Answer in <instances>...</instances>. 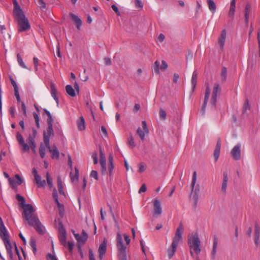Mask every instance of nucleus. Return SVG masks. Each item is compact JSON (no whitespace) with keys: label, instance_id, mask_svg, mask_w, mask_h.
<instances>
[{"label":"nucleus","instance_id":"9","mask_svg":"<svg viewBox=\"0 0 260 260\" xmlns=\"http://www.w3.org/2000/svg\"><path fill=\"white\" fill-rule=\"evenodd\" d=\"M221 89L219 86V84L217 83L214 84V86L213 87L212 94L211 96V99L210 100L211 104L214 106L216 107V103L217 102V93L220 92Z\"/></svg>","mask_w":260,"mask_h":260},{"label":"nucleus","instance_id":"33","mask_svg":"<svg viewBox=\"0 0 260 260\" xmlns=\"http://www.w3.org/2000/svg\"><path fill=\"white\" fill-rule=\"evenodd\" d=\"M210 94V87H209V85L207 84L206 86V91H205V97H204V103L207 104Z\"/></svg>","mask_w":260,"mask_h":260},{"label":"nucleus","instance_id":"44","mask_svg":"<svg viewBox=\"0 0 260 260\" xmlns=\"http://www.w3.org/2000/svg\"><path fill=\"white\" fill-rule=\"evenodd\" d=\"M9 182L10 185L13 188H15L17 185V183L15 179H12L11 178H9Z\"/></svg>","mask_w":260,"mask_h":260},{"label":"nucleus","instance_id":"40","mask_svg":"<svg viewBox=\"0 0 260 260\" xmlns=\"http://www.w3.org/2000/svg\"><path fill=\"white\" fill-rule=\"evenodd\" d=\"M45 146L44 145L41 144L39 148V153L42 158H43L45 157Z\"/></svg>","mask_w":260,"mask_h":260},{"label":"nucleus","instance_id":"11","mask_svg":"<svg viewBox=\"0 0 260 260\" xmlns=\"http://www.w3.org/2000/svg\"><path fill=\"white\" fill-rule=\"evenodd\" d=\"M58 238L61 244L64 246H66V232L61 224H60V226L59 228Z\"/></svg>","mask_w":260,"mask_h":260},{"label":"nucleus","instance_id":"16","mask_svg":"<svg viewBox=\"0 0 260 260\" xmlns=\"http://www.w3.org/2000/svg\"><path fill=\"white\" fill-rule=\"evenodd\" d=\"M226 32L225 29L222 30L221 35L218 38V44L220 45V48L223 50L226 39Z\"/></svg>","mask_w":260,"mask_h":260},{"label":"nucleus","instance_id":"6","mask_svg":"<svg viewBox=\"0 0 260 260\" xmlns=\"http://www.w3.org/2000/svg\"><path fill=\"white\" fill-rule=\"evenodd\" d=\"M116 246L118 251L117 256L119 260H127L126 247L123 245L122 237L119 233H118L117 235Z\"/></svg>","mask_w":260,"mask_h":260},{"label":"nucleus","instance_id":"21","mask_svg":"<svg viewBox=\"0 0 260 260\" xmlns=\"http://www.w3.org/2000/svg\"><path fill=\"white\" fill-rule=\"evenodd\" d=\"M70 16L72 18V19L74 21V22L76 23L77 28L78 29H80V27L82 25V21L76 15L73 13L70 14Z\"/></svg>","mask_w":260,"mask_h":260},{"label":"nucleus","instance_id":"24","mask_svg":"<svg viewBox=\"0 0 260 260\" xmlns=\"http://www.w3.org/2000/svg\"><path fill=\"white\" fill-rule=\"evenodd\" d=\"M51 94L52 97L56 101L57 105H58V99L57 97V90L55 86L53 84H51Z\"/></svg>","mask_w":260,"mask_h":260},{"label":"nucleus","instance_id":"23","mask_svg":"<svg viewBox=\"0 0 260 260\" xmlns=\"http://www.w3.org/2000/svg\"><path fill=\"white\" fill-rule=\"evenodd\" d=\"M35 181L38 187L39 188L44 187L46 185V181L45 180H42L40 175L36 176V177L35 178Z\"/></svg>","mask_w":260,"mask_h":260},{"label":"nucleus","instance_id":"38","mask_svg":"<svg viewBox=\"0 0 260 260\" xmlns=\"http://www.w3.org/2000/svg\"><path fill=\"white\" fill-rule=\"evenodd\" d=\"M44 144H45L46 148H47V149H50V144H49L50 136H46V134L45 133H44Z\"/></svg>","mask_w":260,"mask_h":260},{"label":"nucleus","instance_id":"52","mask_svg":"<svg viewBox=\"0 0 260 260\" xmlns=\"http://www.w3.org/2000/svg\"><path fill=\"white\" fill-rule=\"evenodd\" d=\"M9 112H10V113L12 117L15 118V112H16L15 107H11L9 109Z\"/></svg>","mask_w":260,"mask_h":260},{"label":"nucleus","instance_id":"27","mask_svg":"<svg viewBox=\"0 0 260 260\" xmlns=\"http://www.w3.org/2000/svg\"><path fill=\"white\" fill-rule=\"evenodd\" d=\"M198 74L196 71H194L191 77V84L192 86V92L194 91L197 83Z\"/></svg>","mask_w":260,"mask_h":260},{"label":"nucleus","instance_id":"20","mask_svg":"<svg viewBox=\"0 0 260 260\" xmlns=\"http://www.w3.org/2000/svg\"><path fill=\"white\" fill-rule=\"evenodd\" d=\"M100 164L101 166V173L103 175H105L107 172L106 160L105 156L100 157Z\"/></svg>","mask_w":260,"mask_h":260},{"label":"nucleus","instance_id":"18","mask_svg":"<svg viewBox=\"0 0 260 260\" xmlns=\"http://www.w3.org/2000/svg\"><path fill=\"white\" fill-rule=\"evenodd\" d=\"M32 133L30 134L27 139V142L29 145L35 144V139L37 136V132L35 128L32 129Z\"/></svg>","mask_w":260,"mask_h":260},{"label":"nucleus","instance_id":"55","mask_svg":"<svg viewBox=\"0 0 260 260\" xmlns=\"http://www.w3.org/2000/svg\"><path fill=\"white\" fill-rule=\"evenodd\" d=\"M146 190L147 187L145 184H143L139 190V193L145 192Z\"/></svg>","mask_w":260,"mask_h":260},{"label":"nucleus","instance_id":"48","mask_svg":"<svg viewBox=\"0 0 260 260\" xmlns=\"http://www.w3.org/2000/svg\"><path fill=\"white\" fill-rule=\"evenodd\" d=\"M79 178V171L77 168H75V174L74 176H71V180L72 181H74L76 180H78Z\"/></svg>","mask_w":260,"mask_h":260},{"label":"nucleus","instance_id":"29","mask_svg":"<svg viewBox=\"0 0 260 260\" xmlns=\"http://www.w3.org/2000/svg\"><path fill=\"white\" fill-rule=\"evenodd\" d=\"M66 90L67 93L72 97H74L76 95L75 89L70 85H68L66 86Z\"/></svg>","mask_w":260,"mask_h":260},{"label":"nucleus","instance_id":"36","mask_svg":"<svg viewBox=\"0 0 260 260\" xmlns=\"http://www.w3.org/2000/svg\"><path fill=\"white\" fill-rule=\"evenodd\" d=\"M250 109V106L249 104V101L248 99H246L245 103L244 104L242 110V113L244 114L246 112L247 110H249Z\"/></svg>","mask_w":260,"mask_h":260},{"label":"nucleus","instance_id":"50","mask_svg":"<svg viewBox=\"0 0 260 260\" xmlns=\"http://www.w3.org/2000/svg\"><path fill=\"white\" fill-rule=\"evenodd\" d=\"M75 236H76V239L79 241H85L86 240L87 238V235L84 232H83V236L81 238H79V236H77V235H75Z\"/></svg>","mask_w":260,"mask_h":260},{"label":"nucleus","instance_id":"45","mask_svg":"<svg viewBox=\"0 0 260 260\" xmlns=\"http://www.w3.org/2000/svg\"><path fill=\"white\" fill-rule=\"evenodd\" d=\"M16 199L19 202H20L21 203V204L22 205H24V207L26 205H24L25 200L23 197H22L20 194H17Z\"/></svg>","mask_w":260,"mask_h":260},{"label":"nucleus","instance_id":"17","mask_svg":"<svg viewBox=\"0 0 260 260\" xmlns=\"http://www.w3.org/2000/svg\"><path fill=\"white\" fill-rule=\"evenodd\" d=\"M48 149L51 154V157L52 158H59V152L55 145H53L52 147H50V149Z\"/></svg>","mask_w":260,"mask_h":260},{"label":"nucleus","instance_id":"7","mask_svg":"<svg viewBox=\"0 0 260 260\" xmlns=\"http://www.w3.org/2000/svg\"><path fill=\"white\" fill-rule=\"evenodd\" d=\"M188 245L190 249H193L197 254H199L201 251V241L197 234L188 238Z\"/></svg>","mask_w":260,"mask_h":260},{"label":"nucleus","instance_id":"30","mask_svg":"<svg viewBox=\"0 0 260 260\" xmlns=\"http://www.w3.org/2000/svg\"><path fill=\"white\" fill-rule=\"evenodd\" d=\"M227 77V69L225 67H222L221 69L220 78L222 82H225Z\"/></svg>","mask_w":260,"mask_h":260},{"label":"nucleus","instance_id":"39","mask_svg":"<svg viewBox=\"0 0 260 260\" xmlns=\"http://www.w3.org/2000/svg\"><path fill=\"white\" fill-rule=\"evenodd\" d=\"M17 57L19 64L24 69H28L26 66L25 65V63L23 62L21 56L19 54H17Z\"/></svg>","mask_w":260,"mask_h":260},{"label":"nucleus","instance_id":"32","mask_svg":"<svg viewBox=\"0 0 260 260\" xmlns=\"http://www.w3.org/2000/svg\"><path fill=\"white\" fill-rule=\"evenodd\" d=\"M207 3L209 6V10L212 12H215L216 7L215 3L213 0H207Z\"/></svg>","mask_w":260,"mask_h":260},{"label":"nucleus","instance_id":"61","mask_svg":"<svg viewBox=\"0 0 260 260\" xmlns=\"http://www.w3.org/2000/svg\"><path fill=\"white\" fill-rule=\"evenodd\" d=\"M74 243L72 241H69L68 242V246L70 252H72L74 247Z\"/></svg>","mask_w":260,"mask_h":260},{"label":"nucleus","instance_id":"15","mask_svg":"<svg viewBox=\"0 0 260 260\" xmlns=\"http://www.w3.org/2000/svg\"><path fill=\"white\" fill-rule=\"evenodd\" d=\"M107 248V240L104 239L103 243H102L99 246V258L101 260L102 259L104 254L105 253L106 251Z\"/></svg>","mask_w":260,"mask_h":260},{"label":"nucleus","instance_id":"14","mask_svg":"<svg viewBox=\"0 0 260 260\" xmlns=\"http://www.w3.org/2000/svg\"><path fill=\"white\" fill-rule=\"evenodd\" d=\"M260 235V227L256 223L254 227V241L256 247L259 245V238Z\"/></svg>","mask_w":260,"mask_h":260},{"label":"nucleus","instance_id":"28","mask_svg":"<svg viewBox=\"0 0 260 260\" xmlns=\"http://www.w3.org/2000/svg\"><path fill=\"white\" fill-rule=\"evenodd\" d=\"M218 241L217 238L214 236V241H213V249L211 252V256L213 259H214L215 257V255L216 253V249L217 247Z\"/></svg>","mask_w":260,"mask_h":260},{"label":"nucleus","instance_id":"54","mask_svg":"<svg viewBox=\"0 0 260 260\" xmlns=\"http://www.w3.org/2000/svg\"><path fill=\"white\" fill-rule=\"evenodd\" d=\"M104 60L105 65L110 66L112 64V61L110 58L106 57L104 58Z\"/></svg>","mask_w":260,"mask_h":260},{"label":"nucleus","instance_id":"10","mask_svg":"<svg viewBox=\"0 0 260 260\" xmlns=\"http://www.w3.org/2000/svg\"><path fill=\"white\" fill-rule=\"evenodd\" d=\"M17 140L18 141L20 145L22 147V151L23 152H29V147L27 143L24 142L23 138L20 133L18 132L16 135Z\"/></svg>","mask_w":260,"mask_h":260},{"label":"nucleus","instance_id":"4","mask_svg":"<svg viewBox=\"0 0 260 260\" xmlns=\"http://www.w3.org/2000/svg\"><path fill=\"white\" fill-rule=\"evenodd\" d=\"M0 237L2 239L6 247L7 253L11 258L13 257L12 245L9 239L8 232L0 217Z\"/></svg>","mask_w":260,"mask_h":260},{"label":"nucleus","instance_id":"25","mask_svg":"<svg viewBox=\"0 0 260 260\" xmlns=\"http://www.w3.org/2000/svg\"><path fill=\"white\" fill-rule=\"evenodd\" d=\"M78 129L80 131L84 130L85 128V121L83 117H81L77 122Z\"/></svg>","mask_w":260,"mask_h":260},{"label":"nucleus","instance_id":"59","mask_svg":"<svg viewBox=\"0 0 260 260\" xmlns=\"http://www.w3.org/2000/svg\"><path fill=\"white\" fill-rule=\"evenodd\" d=\"M18 185H20L22 183V180L18 175H15V179Z\"/></svg>","mask_w":260,"mask_h":260},{"label":"nucleus","instance_id":"51","mask_svg":"<svg viewBox=\"0 0 260 260\" xmlns=\"http://www.w3.org/2000/svg\"><path fill=\"white\" fill-rule=\"evenodd\" d=\"M38 5L41 9L46 8V4L43 0H38Z\"/></svg>","mask_w":260,"mask_h":260},{"label":"nucleus","instance_id":"56","mask_svg":"<svg viewBox=\"0 0 260 260\" xmlns=\"http://www.w3.org/2000/svg\"><path fill=\"white\" fill-rule=\"evenodd\" d=\"M10 81H11V83L12 85H13V86L14 87V91L18 90V87L17 86V85L16 83L15 82V81L13 80V79L11 78Z\"/></svg>","mask_w":260,"mask_h":260},{"label":"nucleus","instance_id":"35","mask_svg":"<svg viewBox=\"0 0 260 260\" xmlns=\"http://www.w3.org/2000/svg\"><path fill=\"white\" fill-rule=\"evenodd\" d=\"M127 145L131 148H133L136 146V144H135L134 138L131 135L129 136V138H128Z\"/></svg>","mask_w":260,"mask_h":260},{"label":"nucleus","instance_id":"5","mask_svg":"<svg viewBox=\"0 0 260 260\" xmlns=\"http://www.w3.org/2000/svg\"><path fill=\"white\" fill-rule=\"evenodd\" d=\"M197 180V173L194 171L192 175V181L191 183V193L193 192V207L196 208L199 198V193L200 192V187L199 184H197L195 186Z\"/></svg>","mask_w":260,"mask_h":260},{"label":"nucleus","instance_id":"41","mask_svg":"<svg viewBox=\"0 0 260 260\" xmlns=\"http://www.w3.org/2000/svg\"><path fill=\"white\" fill-rule=\"evenodd\" d=\"M159 65H160L159 62L158 61L156 60L153 66V71L156 74H159Z\"/></svg>","mask_w":260,"mask_h":260},{"label":"nucleus","instance_id":"46","mask_svg":"<svg viewBox=\"0 0 260 260\" xmlns=\"http://www.w3.org/2000/svg\"><path fill=\"white\" fill-rule=\"evenodd\" d=\"M220 150L215 149L213 155L215 161H216L218 160L220 155Z\"/></svg>","mask_w":260,"mask_h":260},{"label":"nucleus","instance_id":"34","mask_svg":"<svg viewBox=\"0 0 260 260\" xmlns=\"http://www.w3.org/2000/svg\"><path fill=\"white\" fill-rule=\"evenodd\" d=\"M46 180L49 188L51 189L53 188V179L49 173H46Z\"/></svg>","mask_w":260,"mask_h":260},{"label":"nucleus","instance_id":"60","mask_svg":"<svg viewBox=\"0 0 260 260\" xmlns=\"http://www.w3.org/2000/svg\"><path fill=\"white\" fill-rule=\"evenodd\" d=\"M33 61L35 65V70L37 71H38V64L39 62L38 58L36 57H34L33 58Z\"/></svg>","mask_w":260,"mask_h":260},{"label":"nucleus","instance_id":"62","mask_svg":"<svg viewBox=\"0 0 260 260\" xmlns=\"http://www.w3.org/2000/svg\"><path fill=\"white\" fill-rule=\"evenodd\" d=\"M112 10L118 15H119V11L117 7L115 5H112L111 6Z\"/></svg>","mask_w":260,"mask_h":260},{"label":"nucleus","instance_id":"26","mask_svg":"<svg viewBox=\"0 0 260 260\" xmlns=\"http://www.w3.org/2000/svg\"><path fill=\"white\" fill-rule=\"evenodd\" d=\"M228 181V174L226 172L223 173V179L221 186V190L225 192L226 188L227 187V183Z\"/></svg>","mask_w":260,"mask_h":260},{"label":"nucleus","instance_id":"12","mask_svg":"<svg viewBox=\"0 0 260 260\" xmlns=\"http://www.w3.org/2000/svg\"><path fill=\"white\" fill-rule=\"evenodd\" d=\"M241 145L238 144L232 149L231 151V155L233 158L236 160H238L241 158Z\"/></svg>","mask_w":260,"mask_h":260},{"label":"nucleus","instance_id":"2","mask_svg":"<svg viewBox=\"0 0 260 260\" xmlns=\"http://www.w3.org/2000/svg\"><path fill=\"white\" fill-rule=\"evenodd\" d=\"M14 8L13 13L18 21V31H25L30 29V26L28 19L25 17L20 6L16 0L14 1Z\"/></svg>","mask_w":260,"mask_h":260},{"label":"nucleus","instance_id":"47","mask_svg":"<svg viewBox=\"0 0 260 260\" xmlns=\"http://www.w3.org/2000/svg\"><path fill=\"white\" fill-rule=\"evenodd\" d=\"M139 170L140 173L144 172L146 169V165L144 163H140L138 165Z\"/></svg>","mask_w":260,"mask_h":260},{"label":"nucleus","instance_id":"3","mask_svg":"<svg viewBox=\"0 0 260 260\" xmlns=\"http://www.w3.org/2000/svg\"><path fill=\"white\" fill-rule=\"evenodd\" d=\"M183 230V226L181 223H180L176 230L175 236L173 238L171 245L167 249V253L169 259H171L174 255L177 250L179 242L182 240V234Z\"/></svg>","mask_w":260,"mask_h":260},{"label":"nucleus","instance_id":"19","mask_svg":"<svg viewBox=\"0 0 260 260\" xmlns=\"http://www.w3.org/2000/svg\"><path fill=\"white\" fill-rule=\"evenodd\" d=\"M114 165H113V158L112 155H110L108 157V169L109 173V175L111 176L113 174V171L114 169Z\"/></svg>","mask_w":260,"mask_h":260},{"label":"nucleus","instance_id":"58","mask_svg":"<svg viewBox=\"0 0 260 260\" xmlns=\"http://www.w3.org/2000/svg\"><path fill=\"white\" fill-rule=\"evenodd\" d=\"M52 196L54 199L55 201H56V200H58L57 191L56 189L55 188L53 189Z\"/></svg>","mask_w":260,"mask_h":260},{"label":"nucleus","instance_id":"8","mask_svg":"<svg viewBox=\"0 0 260 260\" xmlns=\"http://www.w3.org/2000/svg\"><path fill=\"white\" fill-rule=\"evenodd\" d=\"M142 127L138 128L137 130V133L139 135L141 140L144 141L145 139V135L149 134V131L145 121H142Z\"/></svg>","mask_w":260,"mask_h":260},{"label":"nucleus","instance_id":"43","mask_svg":"<svg viewBox=\"0 0 260 260\" xmlns=\"http://www.w3.org/2000/svg\"><path fill=\"white\" fill-rule=\"evenodd\" d=\"M33 116H34L37 127L40 128V117H39V114H38L36 113H33Z\"/></svg>","mask_w":260,"mask_h":260},{"label":"nucleus","instance_id":"49","mask_svg":"<svg viewBox=\"0 0 260 260\" xmlns=\"http://www.w3.org/2000/svg\"><path fill=\"white\" fill-rule=\"evenodd\" d=\"M90 176L92 178H94L96 180H98V174L96 171L92 170L90 172Z\"/></svg>","mask_w":260,"mask_h":260},{"label":"nucleus","instance_id":"57","mask_svg":"<svg viewBox=\"0 0 260 260\" xmlns=\"http://www.w3.org/2000/svg\"><path fill=\"white\" fill-rule=\"evenodd\" d=\"M179 76L178 74L175 73L173 75V82L174 83L176 84L178 82Z\"/></svg>","mask_w":260,"mask_h":260},{"label":"nucleus","instance_id":"13","mask_svg":"<svg viewBox=\"0 0 260 260\" xmlns=\"http://www.w3.org/2000/svg\"><path fill=\"white\" fill-rule=\"evenodd\" d=\"M153 214L155 216H158L161 213V204L159 200L154 199L153 201Z\"/></svg>","mask_w":260,"mask_h":260},{"label":"nucleus","instance_id":"42","mask_svg":"<svg viewBox=\"0 0 260 260\" xmlns=\"http://www.w3.org/2000/svg\"><path fill=\"white\" fill-rule=\"evenodd\" d=\"M48 128L47 129V133H46V136H53L54 133L53 130V125L52 124H50V125H48Z\"/></svg>","mask_w":260,"mask_h":260},{"label":"nucleus","instance_id":"31","mask_svg":"<svg viewBox=\"0 0 260 260\" xmlns=\"http://www.w3.org/2000/svg\"><path fill=\"white\" fill-rule=\"evenodd\" d=\"M57 187L58 188L59 192L60 194H64V192L63 189V184L61 179V178L59 176L57 177Z\"/></svg>","mask_w":260,"mask_h":260},{"label":"nucleus","instance_id":"64","mask_svg":"<svg viewBox=\"0 0 260 260\" xmlns=\"http://www.w3.org/2000/svg\"><path fill=\"white\" fill-rule=\"evenodd\" d=\"M47 260H57V258L55 256L51 254H48L47 255Z\"/></svg>","mask_w":260,"mask_h":260},{"label":"nucleus","instance_id":"1","mask_svg":"<svg viewBox=\"0 0 260 260\" xmlns=\"http://www.w3.org/2000/svg\"><path fill=\"white\" fill-rule=\"evenodd\" d=\"M34 212L32 206L27 204L23 207V217L27 221L28 224L33 226L38 233L43 234L44 233L45 228L40 222L38 216L34 214Z\"/></svg>","mask_w":260,"mask_h":260},{"label":"nucleus","instance_id":"53","mask_svg":"<svg viewBox=\"0 0 260 260\" xmlns=\"http://www.w3.org/2000/svg\"><path fill=\"white\" fill-rule=\"evenodd\" d=\"M21 109L23 111V114L25 116L27 115L26 107L24 102H21Z\"/></svg>","mask_w":260,"mask_h":260},{"label":"nucleus","instance_id":"63","mask_svg":"<svg viewBox=\"0 0 260 260\" xmlns=\"http://www.w3.org/2000/svg\"><path fill=\"white\" fill-rule=\"evenodd\" d=\"M92 158L93 160V162L94 164H96L98 162V156H97V154L96 153H95L94 154H93L92 155Z\"/></svg>","mask_w":260,"mask_h":260},{"label":"nucleus","instance_id":"22","mask_svg":"<svg viewBox=\"0 0 260 260\" xmlns=\"http://www.w3.org/2000/svg\"><path fill=\"white\" fill-rule=\"evenodd\" d=\"M236 9V0H232L230 4V9L229 12V16L234 18Z\"/></svg>","mask_w":260,"mask_h":260},{"label":"nucleus","instance_id":"37","mask_svg":"<svg viewBox=\"0 0 260 260\" xmlns=\"http://www.w3.org/2000/svg\"><path fill=\"white\" fill-rule=\"evenodd\" d=\"M29 244L32 249V251L34 254H36L37 251V246L36 244V241L35 239L31 238L29 241Z\"/></svg>","mask_w":260,"mask_h":260}]
</instances>
